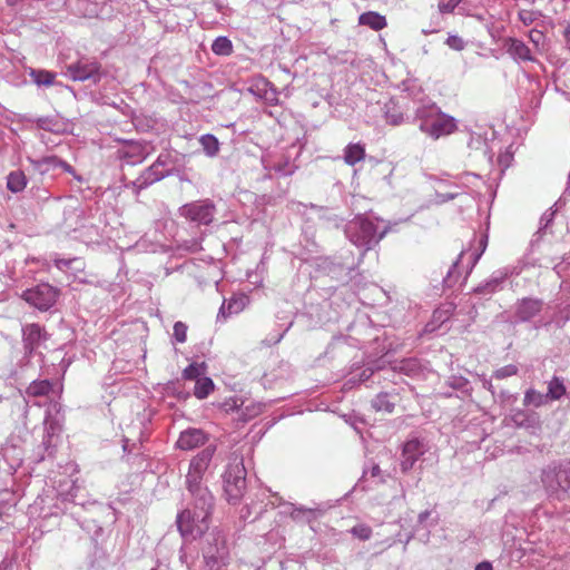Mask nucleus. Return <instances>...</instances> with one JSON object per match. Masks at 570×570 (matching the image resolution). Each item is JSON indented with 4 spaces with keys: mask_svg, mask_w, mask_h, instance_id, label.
Returning <instances> with one entry per match:
<instances>
[{
    "mask_svg": "<svg viewBox=\"0 0 570 570\" xmlns=\"http://www.w3.org/2000/svg\"><path fill=\"white\" fill-rule=\"evenodd\" d=\"M364 342L357 337L338 335L334 336L328 344L325 356L341 362L356 357L358 350L363 347Z\"/></svg>",
    "mask_w": 570,
    "mask_h": 570,
    "instance_id": "ddd939ff",
    "label": "nucleus"
},
{
    "mask_svg": "<svg viewBox=\"0 0 570 570\" xmlns=\"http://www.w3.org/2000/svg\"><path fill=\"white\" fill-rule=\"evenodd\" d=\"M352 534L362 539V540H367L371 538V534H372V530L371 528L366 527V525H363V524H360V525H355L352 528L351 530Z\"/></svg>",
    "mask_w": 570,
    "mask_h": 570,
    "instance_id": "603ef678",
    "label": "nucleus"
},
{
    "mask_svg": "<svg viewBox=\"0 0 570 570\" xmlns=\"http://www.w3.org/2000/svg\"><path fill=\"white\" fill-rule=\"evenodd\" d=\"M365 157V148L361 144H348L344 149V161L354 166Z\"/></svg>",
    "mask_w": 570,
    "mask_h": 570,
    "instance_id": "473e14b6",
    "label": "nucleus"
},
{
    "mask_svg": "<svg viewBox=\"0 0 570 570\" xmlns=\"http://www.w3.org/2000/svg\"><path fill=\"white\" fill-rule=\"evenodd\" d=\"M157 163V166H160L161 169L167 168H178L179 164V155L173 154L170 151H163L158 155L157 159L155 160Z\"/></svg>",
    "mask_w": 570,
    "mask_h": 570,
    "instance_id": "58836bf2",
    "label": "nucleus"
},
{
    "mask_svg": "<svg viewBox=\"0 0 570 570\" xmlns=\"http://www.w3.org/2000/svg\"><path fill=\"white\" fill-rule=\"evenodd\" d=\"M50 334L38 323L27 324L22 327V346L26 357L38 354V348L49 340ZM43 356L42 353H39Z\"/></svg>",
    "mask_w": 570,
    "mask_h": 570,
    "instance_id": "4468645a",
    "label": "nucleus"
},
{
    "mask_svg": "<svg viewBox=\"0 0 570 570\" xmlns=\"http://www.w3.org/2000/svg\"><path fill=\"white\" fill-rule=\"evenodd\" d=\"M57 436L55 435V431L52 428L48 429L46 431V434L43 435L41 446L43 450L48 453V456H51L53 453V449L57 445Z\"/></svg>",
    "mask_w": 570,
    "mask_h": 570,
    "instance_id": "37998d69",
    "label": "nucleus"
},
{
    "mask_svg": "<svg viewBox=\"0 0 570 570\" xmlns=\"http://www.w3.org/2000/svg\"><path fill=\"white\" fill-rule=\"evenodd\" d=\"M449 385L453 390H462V392H469V389L466 387L468 381L463 377H452Z\"/></svg>",
    "mask_w": 570,
    "mask_h": 570,
    "instance_id": "bf43d9fd",
    "label": "nucleus"
},
{
    "mask_svg": "<svg viewBox=\"0 0 570 570\" xmlns=\"http://www.w3.org/2000/svg\"><path fill=\"white\" fill-rule=\"evenodd\" d=\"M438 523L436 514L431 510H425L421 512L417 517V525L415 527V532H419L421 528L430 529Z\"/></svg>",
    "mask_w": 570,
    "mask_h": 570,
    "instance_id": "ea45409f",
    "label": "nucleus"
},
{
    "mask_svg": "<svg viewBox=\"0 0 570 570\" xmlns=\"http://www.w3.org/2000/svg\"><path fill=\"white\" fill-rule=\"evenodd\" d=\"M384 119L387 125L400 126L404 122H412V118L405 117L403 112L387 109L384 112Z\"/></svg>",
    "mask_w": 570,
    "mask_h": 570,
    "instance_id": "79ce46f5",
    "label": "nucleus"
},
{
    "mask_svg": "<svg viewBox=\"0 0 570 570\" xmlns=\"http://www.w3.org/2000/svg\"><path fill=\"white\" fill-rule=\"evenodd\" d=\"M367 474H370V475H371L372 478H374V479H379V482H380V483L384 482V478H383V475H382V470H381V468L379 466V464H374V463H373V464L371 465V468L365 469V470L363 471V476H362V478L364 479Z\"/></svg>",
    "mask_w": 570,
    "mask_h": 570,
    "instance_id": "5fc2aeb1",
    "label": "nucleus"
},
{
    "mask_svg": "<svg viewBox=\"0 0 570 570\" xmlns=\"http://www.w3.org/2000/svg\"><path fill=\"white\" fill-rule=\"evenodd\" d=\"M517 372H518V367L513 364H509L501 368H498L494 372L493 376L498 380H501V379L512 376V375L517 374Z\"/></svg>",
    "mask_w": 570,
    "mask_h": 570,
    "instance_id": "3c124183",
    "label": "nucleus"
},
{
    "mask_svg": "<svg viewBox=\"0 0 570 570\" xmlns=\"http://www.w3.org/2000/svg\"><path fill=\"white\" fill-rule=\"evenodd\" d=\"M289 508H291L289 514H291L292 519H294L296 521L312 522L316 518L315 512L321 511V508L318 505H316L314 508H305L303 505H296V504L291 503Z\"/></svg>",
    "mask_w": 570,
    "mask_h": 570,
    "instance_id": "c756f323",
    "label": "nucleus"
},
{
    "mask_svg": "<svg viewBox=\"0 0 570 570\" xmlns=\"http://www.w3.org/2000/svg\"><path fill=\"white\" fill-rule=\"evenodd\" d=\"M206 442V435L200 429H188L180 433L177 440V448L180 450H194Z\"/></svg>",
    "mask_w": 570,
    "mask_h": 570,
    "instance_id": "412c9836",
    "label": "nucleus"
},
{
    "mask_svg": "<svg viewBox=\"0 0 570 570\" xmlns=\"http://www.w3.org/2000/svg\"><path fill=\"white\" fill-rule=\"evenodd\" d=\"M519 16L522 22L527 26L534 21V13L531 11H521Z\"/></svg>",
    "mask_w": 570,
    "mask_h": 570,
    "instance_id": "e2e57ef3",
    "label": "nucleus"
},
{
    "mask_svg": "<svg viewBox=\"0 0 570 570\" xmlns=\"http://www.w3.org/2000/svg\"><path fill=\"white\" fill-rule=\"evenodd\" d=\"M570 267V256H564L562 261L554 265V271L559 276H562L568 272Z\"/></svg>",
    "mask_w": 570,
    "mask_h": 570,
    "instance_id": "052dcab7",
    "label": "nucleus"
},
{
    "mask_svg": "<svg viewBox=\"0 0 570 570\" xmlns=\"http://www.w3.org/2000/svg\"><path fill=\"white\" fill-rule=\"evenodd\" d=\"M187 330H188V326L184 322L177 321L174 324V333H173V337L175 338V341L178 343H185L187 340Z\"/></svg>",
    "mask_w": 570,
    "mask_h": 570,
    "instance_id": "c03bdc74",
    "label": "nucleus"
},
{
    "mask_svg": "<svg viewBox=\"0 0 570 570\" xmlns=\"http://www.w3.org/2000/svg\"><path fill=\"white\" fill-rule=\"evenodd\" d=\"M541 482L552 500L570 499V460L554 461L541 471Z\"/></svg>",
    "mask_w": 570,
    "mask_h": 570,
    "instance_id": "39448f33",
    "label": "nucleus"
},
{
    "mask_svg": "<svg viewBox=\"0 0 570 570\" xmlns=\"http://www.w3.org/2000/svg\"><path fill=\"white\" fill-rule=\"evenodd\" d=\"M271 493L269 490H263L259 494V503L252 502L246 507V514H243L245 519L253 515V521L258 519L267 509L268 505H274L275 501H272L271 498L277 499V494H267Z\"/></svg>",
    "mask_w": 570,
    "mask_h": 570,
    "instance_id": "b1692460",
    "label": "nucleus"
},
{
    "mask_svg": "<svg viewBox=\"0 0 570 570\" xmlns=\"http://www.w3.org/2000/svg\"><path fill=\"white\" fill-rule=\"evenodd\" d=\"M246 301L247 297L245 295L232 296L229 299H224L218 311L217 320H226L228 316L242 312L245 307Z\"/></svg>",
    "mask_w": 570,
    "mask_h": 570,
    "instance_id": "393cba45",
    "label": "nucleus"
},
{
    "mask_svg": "<svg viewBox=\"0 0 570 570\" xmlns=\"http://www.w3.org/2000/svg\"><path fill=\"white\" fill-rule=\"evenodd\" d=\"M513 160V154L509 150H505L504 153H501L498 157V163L502 167L501 171L503 173Z\"/></svg>",
    "mask_w": 570,
    "mask_h": 570,
    "instance_id": "4d7b16f0",
    "label": "nucleus"
},
{
    "mask_svg": "<svg viewBox=\"0 0 570 570\" xmlns=\"http://www.w3.org/2000/svg\"><path fill=\"white\" fill-rule=\"evenodd\" d=\"M544 306V302L535 297H523L517 299L513 305V316L515 323H527L533 321V327L539 330L547 327L551 324V321H544L543 318L535 320L540 316Z\"/></svg>",
    "mask_w": 570,
    "mask_h": 570,
    "instance_id": "9d476101",
    "label": "nucleus"
},
{
    "mask_svg": "<svg viewBox=\"0 0 570 570\" xmlns=\"http://www.w3.org/2000/svg\"><path fill=\"white\" fill-rule=\"evenodd\" d=\"M464 255V252H461L458 259L452 264L451 268L448 271L446 276L443 278V287L452 288L460 278V273L458 272V267L461 263V259Z\"/></svg>",
    "mask_w": 570,
    "mask_h": 570,
    "instance_id": "4c0bfd02",
    "label": "nucleus"
},
{
    "mask_svg": "<svg viewBox=\"0 0 570 570\" xmlns=\"http://www.w3.org/2000/svg\"><path fill=\"white\" fill-rule=\"evenodd\" d=\"M391 368L395 373H402L409 377L415 379L423 374V365L417 357H407L391 363Z\"/></svg>",
    "mask_w": 570,
    "mask_h": 570,
    "instance_id": "4be33fe9",
    "label": "nucleus"
},
{
    "mask_svg": "<svg viewBox=\"0 0 570 570\" xmlns=\"http://www.w3.org/2000/svg\"><path fill=\"white\" fill-rule=\"evenodd\" d=\"M507 52L518 62L534 61L530 48L520 39L508 38L505 41Z\"/></svg>",
    "mask_w": 570,
    "mask_h": 570,
    "instance_id": "5701e85b",
    "label": "nucleus"
},
{
    "mask_svg": "<svg viewBox=\"0 0 570 570\" xmlns=\"http://www.w3.org/2000/svg\"><path fill=\"white\" fill-rule=\"evenodd\" d=\"M206 373V365L205 363H193L188 365L184 370V379L186 380H195L197 382L198 379H200Z\"/></svg>",
    "mask_w": 570,
    "mask_h": 570,
    "instance_id": "a19ab883",
    "label": "nucleus"
},
{
    "mask_svg": "<svg viewBox=\"0 0 570 570\" xmlns=\"http://www.w3.org/2000/svg\"><path fill=\"white\" fill-rule=\"evenodd\" d=\"M412 122L417 124L419 129L436 140L449 136L458 129L454 117L444 114L433 101H420L414 108Z\"/></svg>",
    "mask_w": 570,
    "mask_h": 570,
    "instance_id": "f03ea898",
    "label": "nucleus"
},
{
    "mask_svg": "<svg viewBox=\"0 0 570 570\" xmlns=\"http://www.w3.org/2000/svg\"><path fill=\"white\" fill-rule=\"evenodd\" d=\"M390 226H380L365 215H357L345 225V235L364 253L373 249L387 234Z\"/></svg>",
    "mask_w": 570,
    "mask_h": 570,
    "instance_id": "20e7f679",
    "label": "nucleus"
},
{
    "mask_svg": "<svg viewBox=\"0 0 570 570\" xmlns=\"http://www.w3.org/2000/svg\"><path fill=\"white\" fill-rule=\"evenodd\" d=\"M563 36L566 39L567 48L570 51V24L564 29Z\"/></svg>",
    "mask_w": 570,
    "mask_h": 570,
    "instance_id": "338daca9",
    "label": "nucleus"
},
{
    "mask_svg": "<svg viewBox=\"0 0 570 570\" xmlns=\"http://www.w3.org/2000/svg\"><path fill=\"white\" fill-rule=\"evenodd\" d=\"M120 159H128L132 165L141 163L147 156V145L141 141L128 140L125 146L118 150Z\"/></svg>",
    "mask_w": 570,
    "mask_h": 570,
    "instance_id": "6ab92c4d",
    "label": "nucleus"
},
{
    "mask_svg": "<svg viewBox=\"0 0 570 570\" xmlns=\"http://www.w3.org/2000/svg\"><path fill=\"white\" fill-rule=\"evenodd\" d=\"M215 449L207 446L194 456L186 475L187 489L193 497V509H186L177 517V527L183 538L195 539L208 530V519L214 508V497L203 487L202 481Z\"/></svg>",
    "mask_w": 570,
    "mask_h": 570,
    "instance_id": "f257e3e1",
    "label": "nucleus"
},
{
    "mask_svg": "<svg viewBox=\"0 0 570 570\" xmlns=\"http://www.w3.org/2000/svg\"><path fill=\"white\" fill-rule=\"evenodd\" d=\"M428 451V443L417 438L407 440L402 449L401 453V470L402 472H409L415 464V462Z\"/></svg>",
    "mask_w": 570,
    "mask_h": 570,
    "instance_id": "dca6fc26",
    "label": "nucleus"
},
{
    "mask_svg": "<svg viewBox=\"0 0 570 570\" xmlns=\"http://www.w3.org/2000/svg\"><path fill=\"white\" fill-rule=\"evenodd\" d=\"M252 92L256 94L258 97L263 98L266 102L274 106L278 102V91L274 87V85L263 79L262 81L255 85V89H250Z\"/></svg>",
    "mask_w": 570,
    "mask_h": 570,
    "instance_id": "a878e982",
    "label": "nucleus"
},
{
    "mask_svg": "<svg viewBox=\"0 0 570 570\" xmlns=\"http://www.w3.org/2000/svg\"><path fill=\"white\" fill-rule=\"evenodd\" d=\"M391 394H375V396L371 401L372 407L376 412H386L391 413L394 409V402L389 400Z\"/></svg>",
    "mask_w": 570,
    "mask_h": 570,
    "instance_id": "c9c22d12",
    "label": "nucleus"
},
{
    "mask_svg": "<svg viewBox=\"0 0 570 570\" xmlns=\"http://www.w3.org/2000/svg\"><path fill=\"white\" fill-rule=\"evenodd\" d=\"M553 217H554V212H551V210H547L542 214V216L540 218V227H539L538 232L534 234V236H538L535 242L539 239V235L541 234V232H543L552 223ZM531 244L532 245L534 244V239L531 242Z\"/></svg>",
    "mask_w": 570,
    "mask_h": 570,
    "instance_id": "09e8293b",
    "label": "nucleus"
},
{
    "mask_svg": "<svg viewBox=\"0 0 570 570\" xmlns=\"http://www.w3.org/2000/svg\"><path fill=\"white\" fill-rule=\"evenodd\" d=\"M31 80L39 87H50L55 85L57 73L45 69H30Z\"/></svg>",
    "mask_w": 570,
    "mask_h": 570,
    "instance_id": "2f4dec72",
    "label": "nucleus"
},
{
    "mask_svg": "<svg viewBox=\"0 0 570 570\" xmlns=\"http://www.w3.org/2000/svg\"><path fill=\"white\" fill-rule=\"evenodd\" d=\"M562 394H524L523 403L527 406L533 405V406H540L541 404L548 402V401H556L559 400Z\"/></svg>",
    "mask_w": 570,
    "mask_h": 570,
    "instance_id": "e433bc0d",
    "label": "nucleus"
},
{
    "mask_svg": "<svg viewBox=\"0 0 570 570\" xmlns=\"http://www.w3.org/2000/svg\"><path fill=\"white\" fill-rule=\"evenodd\" d=\"M507 277V272L497 271L490 276V278L474 287L472 292L476 295L490 296L502 289V285Z\"/></svg>",
    "mask_w": 570,
    "mask_h": 570,
    "instance_id": "aec40b11",
    "label": "nucleus"
},
{
    "mask_svg": "<svg viewBox=\"0 0 570 570\" xmlns=\"http://www.w3.org/2000/svg\"><path fill=\"white\" fill-rule=\"evenodd\" d=\"M63 385L61 382V379H55V380H40V381H32V383L29 385V387L26 390V392H62Z\"/></svg>",
    "mask_w": 570,
    "mask_h": 570,
    "instance_id": "cd10ccee",
    "label": "nucleus"
},
{
    "mask_svg": "<svg viewBox=\"0 0 570 570\" xmlns=\"http://www.w3.org/2000/svg\"><path fill=\"white\" fill-rule=\"evenodd\" d=\"M461 0H448L446 2L440 1L439 2V11L441 13H451L454 11V9L459 6Z\"/></svg>",
    "mask_w": 570,
    "mask_h": 570,
    "instance_id": "6e6d98bb",
    "label": "nucleus"
},
{
    "mask_svg": "<svg viewBox=\"0 0 570 570\" xmlns=\"http://www.w3.org/2000/svg\"><path fill=\"white\" fill-rule=\"evenodd\" d=\"M216 212V205L209 198L187 203L178 209L181 217L199 225L212 224Z\"/></svg>",
    "mask_w": 570,
    "mask_h": 570,
    "instance_id": "f8f14e48",
    "label": "nucleus"
},
{
    "mask_svg": "<svg viewBox=\"0 0 570 570\" xmlns=\"http://www.w3.org/2000/svg\"><path fill=\"white\" fill-rule=\"evenodd\" d=\"M225 412L237 411L239 419L247 421L257 416L262 412V405L254 402H249L242 396L235 395L229 397L222 404Z\"/></svg>",
    "mask_w": 570,
    "mask_h": 570,
    "instance_id": "f3484780",
    "label": "nucleus"
},
{
    "mask_svg": "<svg viewBox=\"0 0 570 570\" xmlns=\"http://www.w3.org/2000/svg\"><path fill=\"white\" fill-rule=\"evenodd\" d=\"M358 23L361 26H367L374 31H380L387 26L386 18L379 12L367 11L358 17Z\"/></svg>",
    "mask_w": 570,
    "mask_h": 570,
    "instance_id": "c85d7f7f",
    "label": "nucleus"
},
{
    "mask_svg": "<svg viewBox=\"0 0 570 570\" xmlns=\"http://www.w3.org/2000/svg\"><path fill=\"white\" fill-rule=\"evenodd\" d=\"M79 490L80 487L77 484V481L66 480L60 482L57 488V502L55 504V511H43L41 505L45 503V498L40 497L35 501L31 509L37 510L40 507L41 514L43 518H47L49 515L58 514L59 512H68L70 504L73 507L79 505L82 509H88V507H96L99 504L97 501H78L77 499Z\"/></svg>",
    "mask_w": 570,
    "mask_h": 570,
    "instance_id": "423d86ee",
    "label": "nucleus"
},
{
    "mask_svg": "<svg viewBox=\"0 0 570 570\" xmlns=\"http://www.w3.org/2000/svg\"><path fill=\"white\" fill-rule=\"evenodd\" d=\"M549 393H553V392H566V386L563 384V381L557 376H554L549 385H548V391Z\"/></svg>",
    "mask_w": 570,
    "mask_h": 570,
    "instance_id": "13d9d810",
    "label": "nucleus"
},
{
    "mask_svg": "<svg viewBox=\"0 0 570 570\" xmlns=\"http://www.w3.org/2000/svg\"><path fill=\"white\" fill-rule=\"evenodd\" d=\"M377 333L381 332L379 328L368 327ZM372 351L367 355V367L366 368H352L350 372V377L346 381V384H351L350 389L356 387L360 383H365L374 373V370H383L385 364H391L392 362L385 360L390 353L396 352L397 346H394L392 342L387 343L386 333L383 332L382 335L376 334L371 340ZM355 364L352 365L354 367Z\"/></svg>",
    "mask_w": 570,
    "mask_h": 570,
    "instance_id": "7ed1b4c3",
    "label": "nucleus"
},
{
    "mask_svg": "<svg viewBox=\"0 0 570 570\" xmlns=\"http://www.w3.org/2000/svg\"><path fill=\"white\" fill-rule=\"evenodd\" d=\"M28 161L31 164L33 170L41 176L57 168H61L63 171L72 175L78 181H82V177L76 173L75 168L56 155L43 156L37 159L28 157Z\"/></svg>",
    "mask_w": 570,
    "mask_h": 570,
    "instance_id": "2eb2a0df",
    "label": "nucleus"
},
{
    "mask_svg": "<svg viewBox=\"0 0 570 570\" xmlns=\"http://www.w3.org/2000/svg\"><path fill=\"white\" fill-rule=\"evenodd\" d=\"M212 51L217 56H229L233 52V43L225 36L217 37L212 43Z\"/></svg>",
    "mask_w": 570,
    "mask_h": 570,
    "instance_id": "f704fd0d",
    "label": "nucleus"
},
{
    "mask_svg": "<svg viewBox=\"0 0 570 570\" xmlns=\"http://www.w3.org/2000/svg\"><path fill=\"white\" fill-rule=\"evenodd\" d=\"M199 142L206 156L213 158L218 155L220 144L216 136L212 134L202 135L199 137Z\"/></svg>",
    "mask_w": 570,
    "mask_h": 570,
    "instance_id": "72a5a7b5",
    "label": "nucleus"
},
{
    "mask_svg": "<svg viewBox=\"0 0 570 570\" xmlns=\"http://www.w3.org/2000/svg\"><path fill=\"white\" fill-rule=\"evenodd\" d=\"M512 420L518 426L530 428L535 423V419L523 412H517L512 415Z\"/></svg>",
    "mask_w": 570,
    "mask_h": 570,
    "instance_id": "49530a36",
    "label": "nucleus"
},
{
    "mask_svg": "<svg viewBox=\"0 0 570 570\" xmlns=\"http://www.w3.org/2000/svg\"><path fill=\"white\" fill-rule=\"evenodd\" d=\"M445 45L453 50L462 51L465 48L466 42L458 35H450L445 40Z\"/></svg>",
    "mask_w": 570,
    "mask_h": 570,
    "instance_id": "8fccbe9b",
    "label": "nucleus"
},
{
    "mask_svg": "<svg viewBox=\"0 0 570 570\" xmlns=\"http://www.w3.org/2000/svg\"><path fill=\"white\" fill-rule=\"evenodd\" d=\"M178 173V168H167L161 169L160 166H157V163L154 161L148 168H146L137 178L136 185L139 188H147L150 185L160 181L161 179L174 176Z\"/></svg>",
    "mask_w": 570,
    "mask_h": 570,
    "instance_id": "a211bd4d",
    "label": "nucleus"
},
{
    "mask_svg": "<svg viewBox=\"0 0 570 570\" xmlns=\"http://www.w3.org/2000/svg\"><path fill=\"white\" fill-rule=\"evenodd\" d=\"M203 556L207 570H220L227 563L228 549L224 535L219 532L209 533Z\"/></svg>",
    "mask_w": 570,
    "mask_h": 570,
    "instance_id": "9b49d317",
    "label": "nucleus"
},
{
    "mask_svg": "<svg viewBox=\"0 0 570 570\" xmlns=\"http://www.w3.org/2000/svg\"><path fill=\"white\" fill-rule=\"evenodd\" d=\"M60 295V288L49 283H39L24 289L21 294V298L40 312H48L56 305Z\"/></svg>",
    "mask_w": 570,
    "mask_h": 570,
    "instance_id": "6e6552de",
    "label": "nucleus"
},
{
    "mask_svg": "<svg viewBox=\"0 0 570 570\" xmlns=\"http://www.w3.org/2000/svg\"><path fill=\"white\" fill-rule=\"evenodd\" d=\"M487 244H488V236L484 235L480 239V249L475 250L474 253L471 254V263H470V266L468 268V273L472 272L473 267L475 266V264L478 263V261L480 259V257L484 253Z\"/></svg>",
    "mask_w": 570,
    "mask_h": 570,
    "instance_id": "a18cd8bd",
    "label": "nucleus"
},
{
    "mask_svg": "<svg viewBox=\"0 0 570 570\" xmlns=\"http://www.w3.org/2000/svg\"><path fill=\"white\" fill-rule=\"evenodd\" d=\"M30 191L32 193L33 196H37L39 198H42V199H48L49 198V193L46 189H41V188L38 187L37 191H35V188L32 187L30 189Z\"/></svg>",
    "mask_w": 570,
    "mask_h": 570,
    "instance_id": "0e129e2a",
    "label": "nucleus"
},
{
    "mask_svg": "<svg viewBox=\"0 0 570 570\" xmlns=\"http://www.w3.org/2000/svg\"><path fill=\"white\" fill-rule=\"evenodd\" d=\"M37 127L42 130L52 131L56 120L51 117H39L36 120Z\"/></svg>",
    "mask_w": 570,
    "mask_h": 570,
    "instance_id": "864d4df0",
    "label": "nucleus"
},
{
    "mask_svg": "<svg viewBox=\"0 0 570 570\" xmlns=\"http://www.w3.org/2000/svg\"><path fill=\"white\" fill-rule=\"evenodd\" d=\"M214 382L210 377L203 375L197 380L194 392H212L214 390Z\"/></svg>",
    "mask_w": 570,
    "mask_h": 570,
    "instance_id": "de8ad7c7",
    "label": "nucleus"
},
{
    "mask_svg": "<svg viewBox=\"0 0 570 570\" xmlns=\"http://www.w3.org/2000/svg\"><path fill=\"white\" fill-rule=\"evenodd\" d=\"M274 170L282 176H289L293 174V169L289 167L287 161L274 165Z\"/></svg>",
    "mask_w": 570,
    "mask_h": 570,
    "instance_id": "680f3d73",
    "label": "nucleus"
},
{
    "mask_svg": "<svg viewBox=\"0 0 570 570\" xmlns=\"http://www.w3.org/2000/svg\"><path fill=\"white\" fill-rule=\"evenodd\" d=\"M27 177L22 170H12L7 176V188L13 194L22 191L27 187Z\"/></svg>",
    "mask_w": 570,
    "mask_h": 570,
    "instance_id": "7c9ffc66",
    "label": "nucleus"
},
{
    "mask_svg": "<svg viewBox=\"0 0 570 570\" xmlns=\"http://www.w3.org/2000/svg\"><path fill=\"white\" fill-rule=\"evenodd\" d=\"M66 75L73 81L89 80L97 85L106 72L97 59L81 56L77 61L66 66Z\"/></svg>",
    "mask_w": 570,
    "mask_h": 570,
    "instance_id": "1a4fd4ad",
    "label": "nucleus"
},
{
    "mask_svg": "<svg viewBox=\"0 0 570 570\" xmlns=\"http://www.w3.org/2000/svg\"><path fill=\"white\" fill-rule=\"evenodd\" d=\"M2 455L13 469L20 466L23 461V451L19 445L13 443V440L6 442L2 448Z\"/></svg>",
    "mask_w": 570,
    "mask_h": 570,
    "instance_id": "bb28decb",
    "label": "nucleus"
},
{
    "mask_svg": "<svg viewBox=\"0 0 570 570\" xmlns=\"http://www.w3.org/2000/svg\"><path fill=\"white\" fill-rule=\"evenodd\" d=\"M223 480L228 502L236 504L242 499L246 488V470L242 459L235 458L227 465Z\"/></svg>",
    "mask_w": 570,
    "mask_h": 570,
    "instance_id": "0eeeda50",
    "label": "nucleus"
},
{
    "mask_svg": "<svg viewBox=\"0 0 570 570\" xmlns=\"http://www.w3.org/2000/svg\"><path fill=\"white\" fill-rule=\"evenodd\" d=\"M475 570H493L492 564L488 561H483L475 567Z\"/></svg>",
    "mask_w": 570,
    "mask_h": 570,
    "instance_id": "69168bd1",
    "label": "nucleus"
},
{
    "mask_svg": "<svg viewBox=\"0 0 570 570\" xmlns=\"http://www.w3.org/2000/svg\"><path fill=\"white\" fill-rule=\"evenodd\" d=\"M11 567V562L7 559H3L0 563V570H8Z\"/></svg>",
    "mask_w": 570,
    "mask_h": 570,
    "instance_id": "774afa93",
    "label": "nucleus"
}]
</instances>
